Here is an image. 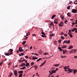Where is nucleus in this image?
Segmentation results:
<instances>
[{
    "instance_id": "f257e3e1",
    "label": "nucleus",
    "mask_w": 77,
    "mask_h": 77,
    "mask_svg": "<svg viewBox=\"0 0 77 77\" xmlns=\"http://www.w3.org/2000/svg\"><path fill=\"white\" fill-rule=\"evenodd\" d=\"M9 51H10V54L9 53H5V55H6V56H9V55H12V54H13V53H12V52H13V50L10 49Z\"/></svg>"
},
{
    "instance_id": "f03ea898",
    "label": "nucleus",
    "mask_w": 77,
    "mask_h": 77,
    "mask_svg": "<svg viewBox=\"0 0 77 77\" xmlns=\"http://www.w3.org/2000/svg\"><path fill=\"white\" fill-rule=\"evenodd\" d=\"M64 43H65V44H69L70 43V41H69V40L68 41H64L63 42V44H64Z\"/></svg>"
},
{
    "instance_id": "7ed1b4c3",
    "label": "nucleus",
    "mask_w": 77,
    "mask_h": 77,
    "mask_svg": "<svg viewBox=\"0 0 77 77\" xmlns=\"http://www.w3.org/2000/svg\"><path fill=\"white\" fill-rule=\"evenodd\" d=\"M59 26L60 27H63V22H61L59 24Z\"/></svg>"
},
{
    "instance_id": "20e7f679",
    "label": "nucleus",
    "mask_w": 77,
    "mask_h": 77,
    "mask_svg": "<svg viewBox=\"0 0 77 77\" xmlns=\"http://www.w3.org/2000/svg\"><path fill=\"white\" fill-rule=\"evenodd\" d=\"M14 74L15 75L16 77H17L18 75V72L17 70L14 71Z\"/></svg>"
},
{
    "instance_id": "39448f33",
    "label": "nucleus",
    "mask_w": 77,
    "mask_h": 77,
    "mask_svg": "<svg viewBox=\"0 0 77 77\" xmlns=\"http://www.w3.org/2000/svg\"><path fill=\"white\" fill-rule=\"evenodd\" d=\"M72 12L74 14L77 13V10H76L75 9H72Z\"/></svg>"
},
{
    "instance_id": "423d86ee",
    "label": "nucleus",
    "mask_w": 77,
    "mask_h": 77,
    "mask_svg": "<svg viewBox=\"0 0 77 77\" xmlns=\"http://www.w3.org/2000/svg\"><path fill=\"white\" fill-rule=\"evenodd\" d=\"M76 51H77V50H76V49H72L70 51V53H75V52Z\"/></svg>"
},
{
    "instance_id": "0eeeda50",
    "label": "nucleus",
    "mask_w": 77,
    "mask_h": 77,
    "mask_svg": "<svg viewBox=\"0 0 77 77\" xmlns=\"http://www.w3.org/2000/svg\"><path fill=\"white\" fill-rule=\"evenodd\" d=\"M69 67V66H65L64 67V69H69V68H68V67Z\"/></svg>"
},
{
    "instance_id": "6e6552de",
    "label": "nucleus",
    "mask_w": 77,
    "mask_h": 77,
    "mask_svg": "<svg viewBox=\"0 0 77 77\" xmlns=\"http://www.w3.org/2000/svg\"><path fill=\"white\" fill-rule=\"evenodd\" d=\"M19 74H22L23 73V71H19L18 72Z\"/></svg>"
},
{
    "instance_id": "1a4fd4ad",
    "label": "nucleus",
    "mask_w": 77,
    "mask_h": 77,
    "mask_svg": "<svg viewBox=\"0 0 77 77\" xmlns=\"http://www.w3.org/2000/svg\"><path fill=\"white\" fill-rule=\"evenodd\" d=\"M53 72H54V70H53L50 73V75H51L53 74Z\"/></svg>"
},
{
    "instance_id": "9d476101",
    "label": "nucleus",
    "mask_w": 77,
    "mask_h": 77,
    "mask_svg": "<svg viewBox=\"0 0 77 77\" xmlns=\"http://www.w3.org/2000/svg\"><path fill=\"white\" fill-rule=\"evenodd\" d=\"M68 71L69 72H72V70L71 69H68Z\"/></svg>"
},
{
    "instance_id": "9b49d317",
    "label": "nucleus",
    "mask_w": 77,
    "mask_h": 77,
    "mask_svg": "<svg viewBox=\"0 0 77 77\" xmlns=\"http://www.w3.org/2000/svg\"><path fill=\"white\" fill-rule=\"evenodd\" d=\"M55 35V34H53V33H52L50 35V38H51V36H54Z\"/></svg>"
},
{
    "instance_id": "f8f14e48",
    "label": "nucleus",
    "mask_w": 77,
    "mask_h": 77,
    "mask_svg": "<svg viewBox=\"0 0 77 77\" xmlns=\"http://www.w3.org/2000/svg\"><path fill=\"white\" fill-rule=\"evenodd\" d=\"M22 50V48H21V47H19V51L20 52H21V51Z\"/></svg>"
},
{
    "instance_id": "ddd939ff",
    "label": "nucleus",
    "mask_w": 77,
    "mask_h": 77,
    "mask_svg": "<svg viewBox=\"0 0 77 77\" xmlns=\"http://www.w3.org/2000/svg\"><path fill=\"white\" fill-rule=\"evenodd\" d=\"M56 17L55 15H53L51 17V19H52V20H53V18H54V17Z\"/></svg>"
},
{
    "instance_id": "4468645a",
    "label": "nucleus",
    "mask_w": 77,
    "mask_h": 77,
    "mask_svg": "<svg viewBox=\"0 0 77 77\" xmlns=\"http://www.w3.org/2000/svg\"><path fill=\"white\" fill-rule=\"evenodd\" d=\"M68 51L67 50H65L64 51V52H63V54H65V53H67V52H68Z\"/></svg>"
},
{
    "instance_id": "2eb2a0df",
    "label": "nucleus",
    "mask_w": 77,
    "mask_h": 77,
    "mask_svg": "<svg viewBox=\"0 0 77 77\" xmlns=\"http://www.w3.org/2000/svg\"><path fill=\"white\" fill-rule=\"evenodd\" d=\"M77 72V69L74 70L73 71V73L74 74H75V73H76V72Z\"/></svg>"
},
{
    "instance_id": "dca6fc26",
    "label": "nucleus",
    "mask_w": 77,
    "mask_h": 77,
    "mask_svg": "<svg viewBox=\"0 0 77 77\" xmlns=\"http://www.w3.org/2000/svg\"><path fill=\"white\" fill-rule=\"evenodd\" d=\"M59 64H55L54 65V66H55L56 67H57V66H59Z\"/></svg>"
},
{
    "instance_id": "f3484780",
    "label": "nucleus",
    "mask_w": 77,
    "mask_h": 77,
    "mask_svg": "<svg viewBox=\"0 0 77 77\" xmlns=\"http://www.w3.org/2000/svg\"><path fill=\"white\" fill-rule=\"evenodd\" d=\"M26 69V66H24L20 69Z\"/></svg>"
},
{
    "instance_id": "a211bd4d",
    "label": "nucleus",
    "mask_w": 77,
    "mask_h": 77,
    "mask_svg": "<svg viewBox=\"0 0 77 77\" xmlns=\"http://www.w3.org/2000/svg\"><path fill=\"white\" fill-rule=\"evenodd\" d=\"M32 59L33 60H35V59H38V57H33L32 58Z\"/></svg>"
},
{
    "instance_id": "6ab92c4d",
    "label": "nucleus",
    "mask_w": 77,
    "mask_h": 77,
    "mask_svg": "<svg viewBox=\"0 0 77 77\" xmlns=\"http://www.w3.org/2000/svg\"><path fill=\"white\" fill-rule=\"evenodd\" d=\"M73 47L72 45L70 46L69 48V49H71Z\"/></svg>"
},
{
    "instance_id": "aec40b11",
    "label": "nucleus",
    "mask_w": 77,
    "mask_h": 77,
    "mask_svg": "<svg viewBox=\"0 0 77 77\" xmlns=\"http://www.w3.org/2000/svg\"><path fill=\"white\" fill-rule=\"evenodd\" d=\"M60 17L61 19H64V16L63 15H61Z\"/></svg>"
},
{
    "instance_id": "412c9836",
    "label": "nucleus",
    "mask_w": 77,
    "mask_h": 77,
    "mask_svg": "<svg viewBox=\"0 0 77 77\" xmlns=\"http://www.w3.org/2000/svg\"><path fill=\"white\" fill-rule=\"evenodd\" d=\"M51 26H54V23H53V22H52L50 24V26H51Z\"/></svg>"
},
{
    "instance_id": "4be33fe9",
    "label": "nucleus",
    "mask_w": 77,
    "mask_h": 77,
    "mask_svg": "<svg viewBox=\"0 0 77 77\" xmlns=\"http://www.w3.org/2000/svg\"><path fill=\"white\" fill-rule=\"evenodd\" d=\"M10 74H11L9 75V77H11V76L13 74V73L12 72H10Z\"/></svg>"
},
{
    "instance_id": "5701e85b",
    "label": "nucleus",
    "mask_w": 77,
    "mask_h": 77,
    "mask_svg": "<svg viewBox=\"0 0 77 77\" xmlns=\"http://www.w3.org/2000/svg\"><path fill=\"white\" fill-rule=\"evenodd\" d=\"M34 67H35V69H36L37 68H38V66L36 65H35L34 66Z\"/></svg>"
},
{
    "instance_id": "b1692460",
    "label": "nucleus",
    "mask_w": 77,
    "mask_h": 77,
    "mask_svg": "<svg viewBox=\"0 0 77 77\" xmlns=\"http://www.w3.org/2000/svg\"><path fill=\"white\" fill-rule=\"evenodd\" d=\"M29 63H26V66L27 67V66H29Z\"/></svg>"
},
{
    "instance_id": "393cba45",
    "label": "nucleus",
    "mask_w": 77,
    "mask_h": 77,
    "mask_svg": "<svg viewBox=\"0 0 77 77\" xmlns=\"http://www.w3.org/2000/svg\"><path fill=\"white\" fill-rule=\"evenodd\" d=\"M67 16H68V17H71V15L70 13H67Z\"/></svg>"
},
{
    "instance_id": "a878e982",
    "label": "nucleus",
    "mask_w": 77,
    "mask_h": 77,
    "mask_svg": "<svg viewBox=\"0 0 77 77\" xmlns=\"http://www.w3.org/2000/svg\"><path fill=\"white\" fill-rule=\"evenodd\" d=\"M58 49L60 50L61 51H62V49H61V48L60 47H58Z\"/></svg>"
},
{
    "instance_id": "bb28decb",
    "label": "nucleus",
    "mask_w": 77,
    "mask_h": 77,
    "mask_svg": "<svg viewBox=\"0 0 77 77\" xmlns=\"http://www.w3.org/2000/svg\"><path fill=\"white\" fill-rule=\"evenodd\" d=\"M41 34L42 35H45V34L44 32H43V31H42V32H41Z\"/></svg>"
},
{
    "instance_id": "cd10ccee",
    "label": "nucleus",
    "mask_w": 77,
    "mask_h": 77,
    "mask_svg": "<svg viewBox=\"0 0 77 77\" xmlns=\"http://www.w3.org/2000/svg\"><path fill=\"white\" fill-rule=\"evenodd\" d=\"M75 5H77V0L75 1L74 3Z\"/></svg>"
},
{
    "instance_id": "c85d7f7f",
    "label": "nucleus",
    "mask_w": 77,
    "mask_h": 77,
    "mask_svg": "<svg viewBox=\"0 0 77 77\" xmlns=\"http://www.w3.org/2000/svg\"><path fill=\"white\" fill-rule=\"evenodd\" d=\"M34 64H35V63H34L33 62H32L31 64V66H33Z\"/></svg>"
},
{
    "instance_id": "c756f323",
    "label": "nucleus",
    "mask_w": 77,
    "mask_h": 77,
    "mask_svg": "<svg viewBox=\"0 0 77 77\" xmlns=\"http://www.w3.org/2000/svg\"><path fill=\"white\" fill-rule=\"evenodd\" d=\"M26 41H24L22 42V45H24V44H25L26 43Z\"/></svg>"
},
{
    "instance_id": "7c9ffc66",
    "label": "nucleus",
    "mask_w": 77,
    "mask_h": 77,
    "mask_svg": "<svg viewBox=\"0 0 77 77\" xmlns=\"http://www.w3.org/2000/svg\"><path fill=\"white\" fill-rule=\"evenodd\" d=\"M42 60V58H39L37 60V62H39V60Z\"/></svg>"
},
{
    "instance_id": "2f4dec72",
    "label": "nucleus",
    "mask_w": 77,
    "mask_h": 77,
    "mask_svg": "<svg viewBox=\"0 0 77 77\" xmlns=\"http://www.w3.org/2000/svg\"><path fill=\"white\" fill-rule=\"evenodd\" d=\"M29 34H30V32H27L26 33V36H28V35H29Z\"/></svg>"
},
{
    "instance_id": "473e14b6",
    "label": "nucleus",
    "mask_w": 77,
    "mask_h": 77,
    "mask_svg": "<svg viewBox=\"0 0 77 77\" xmlns=\"http://www.w3.org/2000/svg\"><path fill=\"white\" fill-rule=\"evenodd\" d=\"M44 55H46L47 54H48V53L45 52V53H44L43 54Z\"/></svg>"
},
{
    "instance_id": "72a5a7b5",
    "label": "nucleus",
    "mask_w": 77,
    "mask_h": 77,
    "mask_svg": "<svg viewBox=\"0 0 77 77\" xmlns=\"http://www.w3.org/2000/svg\"><path fill=\"white\" fill-rule=\"evenodd\" d=\"M23 76V74H20L19 75V77H21Z\"/></svg>"
},
{
    "instance_id": "f704fd0d",
    "label": "nucleus",
    "mask_w": 77,
    "mask_h": 77,
    "mask_svg": "<svg viewBox=\"0 0 77 77\" xmlns=\"http://www.w3.org/2000/svg\"><path fill=\"white\" fill-rule=\"evenodd\" d=\"M67 9H68V10H69V9H70V6H68L67 7Z\"/></svg>"
},
{
    "instance_id": "c9c22d12",
    "label": "nucleus",
    "mask_w": 77,
    "mask_h": 77,
    "mask_svg": "<svg viewBox=\"0 0 77 77\" xmlns=\"http://www.w3.org/2000/svg\"><path fill=\"white\" fill-rule=\"evenodd\" d=\"M61 41H62V40L61 39H60V40L58 41V42H59L60 44V43H61Z\"/></svg>"
},
{
    "instance_id": "e433bc0d",
    "label": "nucleus",
    "mask_w": 77,
    "mask_h": 77,
    "mask_svg": "<svg viewBox=\"0 0 77 77\" xmlns=\"http://www.w3.org/2000/svg\"><path fill=\"white\" fill-rule=\"evenodd\" d=\"M23 66H24V65L23 64V63H22L21 65L19 66L23 67Z\"/></svg>"
},
{
    "instance_id": "4c0bfd02",
    "label": "nucleus",
    "mask_w": 77,
    "mask_h": 77,
    "mask_svg": "<svg viewBox=\"0 0 77 77\" xmlns=\"http://www.w3.org/2000/svg\"><path fill=\"white\" fill-rule=\"evenodd\" d=\"M54 21H55V22H58V19H56Z\"/></svg>"
},
{
    "instance_id": "58836bf2",
    "label": "nucleus",
    "mask_w": 77,
    "mask_h": 77,
    "mask_svg": "<svg viewBox=\"0 0 77 77\" xmlns=\"http://www.w3.org/2000/svg\"><path fill=\"white\" fill-rule=\"evenodd\" d=\"M67 35H68V34H64V36H65L66 37L67 36Z\"/></svg>"
},
{
    "instance_id": "ea45409f",
    "label": "nucleus",
    "mask_w": 77,
    "mask_h": 77,
    "mask_svg": "<svg viewBox=\"0 0 77 77\" xmlns=\"http://www.w3.org/2000/svg\"><path fill=\"white\" fill-rule=\"evenodd\" d=\"M61 38L62 39H64V38L63 36H61Z\"/></svg>"
},
{
    "instance_id": "a19ab883",
    "label": "nucleus",
    "mask_w": 77,
    "mask_h": 77,
    "mask_svg": "<svg viewBox=\"0 0 77 77\" xmlns=\"http://www.w3.org/2000/svg\"><path fill=\"white\" fill-rule=\"evenodd\" d=\"M69 35L70 36V38H72V34H70Z\"/></svg>"
},
{
    "instance_id": "79ce46f5",
    "label": "nucleus",
    "mask_w": 77,
    "mask_h": 77,
    "mask_svg": "<svg viewBox=\"0 0 77 77\" xmlns=\"http://www.w3.org/2000/svg\"><path fill=\"white\" fill-rule=\"evenodd\" d=\"M63 47L64 48H66V45H63Z\"/></svg>"
},
{
    "instance_id": "37998d69",
    "label": "nucleus",
    "mask_w": 77,
    "mask_h": 77,
    "mask_svg": "<svg viewBox=\"0 0 77 77\" xmlns=\"http://www.w3.org/2000/svg\"><path fill=\"white\" fill-rule=\"evenodd\" d=\"M54 23L55 24H58V22H55L54 21Z\"/></svg>"
},
{
    "instance_id": "c03bdc74",
    "label": "nucleus",
    "mask_w": 77,
    "mask_h": 77,
    "mask_svg": "<svg viewBox=\"0 0 77 77\" xmlns=\"http://www.w3.org/2000/svg\"><path fill=\"white\" fill-rule=\"evenodd\" d=\"M72 32H74V31H75V29L73 28V29H72Z\"/></svg>"
},
{
    "instance_id": "a18cd8bd",
    "label": "nucleus",
    "mask_w": 77,
    "mask_h": 77,
    "mask_svg": "<svg viewBox=\"0 0 77 77\" xmlns=\"http://www.w3.org/2000/svg\"><path fill=\"white\" fill-rule=\"evenodd\" d=\"M3 62H1V63H0V66H1V65H2V64H3Z\"/></svg>"
},
{
    "instance_id": "49530a36",
    "label": "nucleus",
    "mask_w": 77,
    "mask_h": 77,
    "mask_svg": "<svg viewBox=\"0 0 77 77\" xmlns=\"http://www.w3.org/2000/svg\"><path fill=\"white\" fill-rule=\"evenodd\" d=\"M72 25H73L74 24H76V23H75L74 22V23H72Z\"/></svg>"
},
{
    "instance_id": "de8ad7c7",
    "label": "nucleus",
    "mask_w": 77,
    "mask_h": 77,
    "mask_svg": "<svg viewBox=\"0 0 77 77\" xmlns=\"http://www.w3.org/2000/svg\"><path fill=\"white\" fill-rule=\"evenodd\" d=\"M23 55H24V54L23 53H21V56H23Z\"/></svg>"
},
{
    "instance_id": "09e8293b",
    "label": "nucleus",
    "mask_w": 77,
    "mask_h": 77,
    "mask_svg": "<svg viewBox=\"0 0 77 77\" xmlns=\"http://www.w3.org/2000/svg\"><path fill=\"white\" fill-rule=\"evenodd\" d=\"M44 65V63H42V64H41V65H40V66H42V65Z\"/></svg>"
},
{
    "instance_id": "8fccbe9b",
    "label": "nucleus",
    "mask_w": 77,
    "mask_h": 77,
    "mask_svg": "<svg viewBox=\"0 0 77 77\" xmlns=\"http://www.w3.org/2000/svg\"><path fill=\"white\" fill-rule=\"evenodd\" d=\"M66 22H67V20H66L64 21V23L65 24H66Z\"/></svg>"
},
{
    "instance_id": "3c124183",
    "label": "nucleus",
    "mask_w": 77,
    "mask_h": 77,
    "mask_svg": "<svg viewBox=\"0 0 77 77\" xmlns=\"http://www.w3.org/2000/svg\"><path fill=\"white\" fill-rule=\"evenodd\" d=\"M11 62H10L8 64V65H11Z\"/></svg>"
},
{
    "instance_id": "603ef678",
    "label": "nucleus",
    "mask_w": 77,
    "mask_h": 77,
    "mask_svg": "<svg viewBox=\"0 0 77 77\" xmlns=\"http://www.w3.org/2000/svg\"><path fill=\"white\" fill-rule=\"evenodd\" d=\"M32 36H36V35L35 34H33Z\"/></svg>"
},
{
    "instance_id": "864d4df0",
    "label": "nucleus",
    "mask_w": 77,
    "mask_h": 77,
    "mask_svg": "<svg viewBox=\"0 0 77 77\" xmlns=\"http://www.w3.org/2000/svg\"><path fill=\"white\" fill-rule=\"evenodd\" d=\"M28 56H25V58H26V59H27L28 58Z\"/></svg>"
},
{
    "instance_id": "5fc2aeb1",
    "label": "nucleus",
    "mask_w": 77,
    "mask_h": 77,
    "mask_svg": "<svg viewBox=\"0 0 77 77\" xmlns=\"http://www.w3.org/2000/svg\"><path fill=\"white\" fill-rule=\"evenodd\" d=\"M36 75H37L38 76H39V75H38V73H36Z\"/></svg>"
},
{
    "instance_id": "6e6d98bb",
    "label": "nucleus",
    "mask_w": 77,
    "mask_h": 77,
    "mask_svg": "<svg viewBox=\"0 0 77 77\" xmlns=\"http://www.w3.org/2000/svg\"><path fill=\"white\" fill-rule=\"evenodd\" d=\"M69 3L70 4H72V1H70Z\"/></svg>"
},
{
    "instance_id": "4d7b16f0",
    "label": "nucleus",
    "mask_w": 77,
    "mask_h": 77,
    "mask_svg": "<svg viewBox=\"0 0 77 77\" xmlns=\"http://www.w3.org/2000/svg\"><path fill=\"white\" fill-rule=\"evenodd\" d=\"M56 71L55 70L54 71L53 73H56Z\"/></svg>"
},
{
    "instance_id": "13d9d810",
    "label": "nucleus",
    "mask_w": 77,
    "mask_h": 77,
    "mask_svg": "<svg viewBox=\"0 0 77 77\" xmlns=\"http://www.w3.org/2000/svg\"><path fill=\"white\" fill-rule=\"evenodd\" d=\"M27 38H28V37H26V38H25V40L27 39Z\"/></svg>"
},
{
    "instance_id": "bf43d9fd",
    "label": "nucleus",
    "mask_w": 77,
    "mask_h": 77,
    "mask_svg": "<svg viewBox=\"0 0 77 77\" xmlns=\"http://www.w3.org/2000/svg\"><path fill=\"white\" fill-rule=\"evenodd\" d=\"M61 35H63V34H64V33H63V32H61Z\"/></svg>"
},
{
    "instance_id": "052dcab7",
    "label": "nucleus",
    "mask_w": 77,
    "mask_h": 77,
    "mask_svg": "<svg viewBox=\"0 0 77 77\" xmlns=\"http://www.w3.org/2000/svg\"><path fill=\"white\" fill-rule=\"evenodd\" d=\"M23 63L24 66H25V65H26V64H25V63Z\"/></svg>"
},
{
    "instance_id": "680f3d73",
    "label": "nucleus",
    "mask_w": 77,
    "mask_h": 77,
    "mask_svg": "<svg viewBox=\"0 0 77 77\" xmlns=\"http://www.w3.org/2000/svg\"><path fill=\"white\" fill-rule=\"evenodd\" d=\"M42 37H43V38H44V35H42Z\"/></svg>"
},
{
    "instance_id": "e2e57ef3",
    "label": "nucleus",
    "mask_w": 77,
    "mask_h": 77,
    "mask_svg": "<svg viewBox=\"0 0 77 77\" xmlns=\"http://www.w3.org/2000/svg\"><path fill=\"white\" fill-rule=\"evenodd\" d=\"M75 29V30H77V29L76 28H74Z\"/></svg>"
},
{
    "instance_id": "0e129e2a",
    "label": "nucleus",
    "mask_w": 77,
    "mask_h": 77,
    "mask_svg": "<svg viewBox=\"0 0 77 77\" xmlns=\"http://www.w3.org/2000/svg\"><path fill=\"white\" fill-rule=\"evenodd\" d=\"M57 70H58V68H57L56 69L55 71H57Z\"/></svg>"
},
{
    "instance_id": "69168bd1",
    "label": "nucleus",
    "mask_w": 77,
    "mask_h": 77,
    "mask_svg": "<svg viewBox=\"0 0 77 77\" xmlns=\"http://www.w3.org/2000/svg\"><path fill=\"white\" fill-rule=\"evenodd\" d=\"M75 58H77V56H75L74 57Z\"/></svg>"
},
{
    "instance_id": "338daca9",
    "label": "nucleus",
    "mask_w": 77,
    "mask_h": 77,
    "mask_svg": "<svg viewBox=\"0 0 77 77\" xmlns=\"http://www.w3.org/2000/svg\"><path fill=\"white\" fill-rule=\"evenodd\" d=\"M76 24H77V20H76Z\"/></svg>"
},
{
    "instance_id": "774afa93",
    "label": "nucleus",
    "mask_w": 77,
    "mask_h": 77,
    "mask_svg": "<svg viewBox=\"0 0 77 77\" xmlns=\"http://www.w3.org/2000/svg\"><path fill=\"white\" fill-rule=\"evenodd\" d=\"M32 46H31L30 47V49H32Z\"/></svg>"
}]
</instances>
